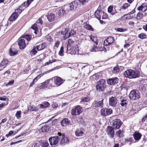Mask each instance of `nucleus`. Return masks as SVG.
Wrapping results in <instances>:
<instances>
[{"instance_id":"e2e57ef3","label":"nucleus","mask_w":147,"mask_h":147,"mask_svg":"<svg viewBox=\"0 0 147 147\" xmlns=\"http://www.w3.org/2000/svg\"><path fill=\"white\" fill-rule=\"evenodd\" d=\"M98 74H96L95 75H94L93 76V78H94L95 79L97 80L99 78V77H98Z\"/></svg>"},{"instance_id":"5701e85b","label":"nucleus","mask_w":147,"mask_h":147,"mask_svg":"<svg viewBox=\"0 0 147 147\" xmlns=\"http://www.w3.org/2000/svg\"><path fill=\"white\" fill-rule=\"evenodd\" d=\"M61 125L63 126L67 125H71V122L68 118H64L61 122Z\"/></svg>"},{"instance_id":"09e8293b","label":"nucleus","mask_w":147,"mask_h":147,"mask_svg":"<svg viewBox=\"0 0 147 147\" xmlns=\"http://www.w3.org/2000/svg\"><path fill=\"white\" fill-rule=\"evenodd\" d=\"M146 35L143 33L140 34L138 36L139 38L142 39H143L145 38L146 37Z\"/></svg>"},{"instance_id":"4be33fe9","label":"nucleus","mask_w":147,"mask_h":147,"mask_svg":"<svg viewBox=\"0 0 147 147\" xmlns=\"http://www.w3.org/2000/svg\"><path fill=\"white\" fill-rule=\"evenodd\" d=\"M19 16V14L16 12L13 13L9 19V20L10 21H14Z\"/></svg>"},{"instance_id":"c03bdc74","label":"nucleus","mask_w":147,"mask_h":147,"mask_svg":"<svg viewBox=\"0 0 147 147\" xmlns=\"http://www.w3.org/2000/svg\"><path fill=\"white\" fill-rule=\"evenodd\" d=\"M32 35L29 34H26L24 35L23 37V38H25L28 41H30L32 38Z\"/></svg>"},{"instance_id":"58836bf2","label":"nucleus","mask_w":147,"mask_h":147,"mask_svg":"<svg viewBox=\"0 0 147 147\" xmlns=\"http://www.w3.org/2000/svg\"><path fill=\"white\" fill-rule=\"evenodd\" d=\"M130 6V5L129 4L127 3H125L121 7V8L120 9V11H121V9L125 10L128 7Z\"/></svg>"},{"instance_id":"603ef678","label":"nucleus","mask_w":147,"mask_h":147,"mask_svg":"<svg viewBox=\"0 0 147 147\" xmlns=\"http://www.w3.org/2000/svg\"><path fill=\"white\" fill-rule=\"evenodd\" d=\"M137 19H140L142 18L143 17V14L141 13H140V12H139L137 14Z\"/></svg>"},{"instance_id":"a18cd8bd","label":"nucleus","mask_w":147,"mask_h":147,"mask_svg":"<svg viewBox=\"0 0 147 147\" xmlns=\"http://www.w3.org/2000/svg\"><path fill=\"white\" fill-rule=\"evenodd\" d=\"M28 6L29 5L27 4V3L26 2H25L22 3V4L20 6V8H23L24 9Z\"/></svg>"},{"instance_id":"7ed1b4c3","label":"nucleus","mask_w":147,"mask_h":147,"mask_svg":"<svg viewBox=\"0 0 147 147\" xmlns=\"http://www.w3.org/2000/svg\"><path fill=\"white\" fill-rule=\"evenodd\" d=\"M106 81L104 79L100 80L98 81L96 86V90L99 92L104 91L106 87Z\"/></svg>"},{"instance_id":"e433bc0d","label":"nucleus","mask_w":147,"mask_h":147,"mask_svg":"<svg viewBox=\"0 0 147 147\" xmlns=\"http://www.w3.org/2000/svg\"><path fill=\"white\" fill-rule=\"evenodd\" d=\"M97 45H93L92 47L90 48V50L91 52H94L96 51H98V47L96 46Z\"/></svg>"},{"instance_id":"2f4dec72","label":"nucleus","mask_w":147,"mask_h":147,"mask_svg":"<svg viewBox=\"0 0 147 147\" xmlns=\"http://www.w3.org/2000/svg\"><path fill=\"white\" fill-rule=\"evenodd\" d=\"M124 131L123 129L122 130L120 129L116 132V134L119 137L122 138L124 136Z\"/></svg>"},{"instance_id":"052dcab7","label":"nucleus","mask_w":147,"mask_h":147,"mask_svg":"<svg viewBox=\"0 0 147 147\" xmlns=\"http://www.w3.org/2000/svg\"><path fill=\"white\" fill-rule=\"evenodd\" d=\"M98 51H106V49L105 47H101L100 48H98Z\"/></svg>"},{"instance_id":"2eb2a0df","label":"nucleus","mask_w":147,"mask_h":147,"mask_svg":"<svg viewBox=\"0 0 147 147\" xmlns=\"http://www.w3.org/2000/svg\"><path fill=\"white\" fill-rule=\"evenodd\" d=\"M18 44L20 49H24L26 46V43L25 42V40L23 39H19L18 42Z\"/></svg>"},{"instance_id":"20e7f679","label":"nucleus","mask_w":147,"mask_h":147,"mask_svg":"<svg viewBox=\"0 0 147 147\" xmlns=\"http://www.w3.org/2000/svg\"><path fill=\"white\" fill-rule=\"evenodd\" d=\"M88 0H76L71 3L69 6L70 9L73 10L77 7V4L83 5H85L88 2Z\"/></svg>"},{"instance_id":"a211bd4d","label":"nucleus","mask_w":147,"mask_h":147,"mask_svg":"<svg viewBox=\"0 0 147 147\" xmlns=\"http://www.w3.org/2000/svg\"><path fill=\"white\" fill-rule=\"evenodd\" d=\"M101 9V7H99L95 11L94 13L95 17L98 20L101 19V15L102 13V10Z\"/></svg>"},{"instance_id":"f704fd0d","label":"nucleus","mask_w":147,"mask_h":147,"mask_svg":"<svg viewBox=\"0 0 147 147\" xmlns=\"http://www.w3.org/2000/svg\"><path fill=\"white\" fill-rule=\"evenodd\" d=\"M49 126L45 124L44 126H42L41 128V130L43 132H47L49 131Z\"/></svg>"},{"instance_id":"9b49d317","label":"nucleus","mask_w":147,"mask_h":147,"mask_svg":"<svg viewBox=\"0 0 147 147\" xmlns=\"http://www.w3.org/2000/svg\"><path fill=\"white\" fill-rule=\"evenodd\" d=\"M112 113V110L111 108H103L101 111V115L105 116L111 114Z\"/></svg>"},{"instance_id":"423d86ee","label":"nucleus","mask_w":147,"mask_h":147,"mask_svg":"<svg viewBox=\"0 0 147 147\" xmlns=\"http://www.w3.org/2000/svg\"><path fill=\"white\" fill-rule=\"evenodd\" d=\"M114 129L112 127L108 126L106 128V133L107 135L111 139L114 138L115 134Z\"/></svg>"},{"instance_id":"0e129e2a","label":"nucleus","mask_w":147,"mask_h":147,"mask_svg":"<svg viewBox=\"0 0 147 147\" xmlns=\"http://www.w3.org/2000/svg\"><path fill=\"white\" fill-rule=\"evenodd\" d=\"M43 103L44 105V106L46 107H48L49 105V103L47 102H45Z\"/></svg>"},{"instance_id":"de8ad7c7","label":"nucleus","mask_w":147,"mask_h":147,"mask_svg":"<svg viewBox=\"0 0 147 147\" xmlns=\"http://www.w3.org/2000/svg\"><path fill=\"white\" fill-rule=\"evenodd\" d=\"M89 100L90 98L88 97H83L81 98V101L80 102H88L89 101Z\"/></svg>"},{"instance_id":"dca6fc26","label":"nucleus","mask_w":147,"mask_h":147,"mask_svg":"<svg viewBox=\"0 0 147 147\" xmlns=\"http://www.w3.org/2000/svg\"><path fill=\"white\" fill-rule=\"evenodd\" d=\"M9 61L7 58L3 59L0 64V71L2 70L8 64Z\"/></svg>"},{"instance_id":"79ce46f5","label":"nucleus","mask_w":147,"mask_h":147,"mask_svg":"<svg viewBox=\"0 0 147 147\" xmlns=\"http://www.w3.org/2000/svg\"><path fill=\"white\" fill-rule=\"evenodd\" d=\"M36 48L35 46H34L32 50L30 52V54L31 55H35L37 53V51L36 50Z\"/></svg>"},{"instance_id":"680f3d73","label":"nucleus","mask_w":147,"mask_h":147,"mask_svg":"<svg viewBox=\"0 0 147 147\" xmlns=\"http://www.w3.org/2000/svg\"><path fill=\"white\" fill-rule=\"evenodd\" d=\"M60 42L58 41H57L56 43H55V45L54 46V47L55 48V47L58 48L59 47V46L60 44Z\"/></svg>"},{"instance_id":"cd10ccee","label":"nucleus","mask_w":147,"mask_h":147,"mask_svg":"<svg viewBox=\"0 0 147 147\" xmlns=\"http://www.w3.org/2000/svg\"><path fill=\"white\" fill-rule=\"evenodd\" d=\"M18 52V50L15 48L11 47L9 49V54L11 56H13L16 55Z\"/></svg>"},{"instance_id":"bf43d9fd","label":"nucleus","mask_w":147,"mask_h":147,"mask_svg":"<svg viewBox=\"0 0 147 147\" xmlns=\"http://www.w3.org/2000/svg\"><path fill=\"white\" fill-rule=\"evenodd\" d=\"M37 24H40V25L42 24L43 22L42 21L41 19L40 18H39L36 21Z\"/></svg>"},{"instance_id":"13d9d810","label":"nucleus","mask_w":147,"mask_h":147,"mask_svg":"<svg viewBox=\"0 0 147 147\" xmlns=\"http://www.w3.org/2000/svg\"><path fill=\"white\" fill-rule=\"evenodd\" d=\"M38 26L37 24H34L32 27L31 28L33 29L34 30L37 29Z\"/></svg>"},{"instance_id":"7c9ffc66","label":"nucleus","mask_w":147,"mask_h":147,"mask_svg":"<svg viewBox=\"0 0 147 147\" xmlns=\"http://www.w3.org/2000/svg\"><path fill=\"white\" fill-rule=\"evenodd\" d=\"M55 14L52 13H49L47 16V19L50 22H52L54 20L55 18Z\"/></svg>"},{"instance_id":"69168bd1","label":"nucleus","mask_w":147,"mask_h":147,"mask_svg":"<svg viewBox=\"0 0 147 147\" xmlns=\"http://www.w3.org/2000/svg\"><path fill=\"white\" fill-rule=\"evenodd\" d=\"M36 80L35 79V78L33 80L32 82L31 83L30 85V86H32L33 85L35 84V82H37Z\"/></svg>"},{"instance_id":"ea45409f","label":"nucleus","mask_w":147,"mask_h":147,"mask_svg":"<svg viewBox=\"0 0 147 147\" xmlns=\"http://www.w3.org/2000/svg\"><path fill=\"white\" fill-rule=\"evenodd\" d=\"M146 85L145 84H142L140 88V90H141L142 92H144L146 91Z\"/></svg>"},{"instance_id":"6e6d98bb","label":"nucleus","mask_w":147,"mask_h":147,"mask_svg":"<svg viewBox=\"0 0 147 147\" xmlns=\"http://www.w3.org/2000/svg\"><path fill=\"white\" fill-rule=\"evenodd\" d=\"M14 81L13 80L10 81L7 84H6V86H8L9 85L12 86L13 84Z\"/></svg>"},{"instance_id":"f3484780","label":"nucleus","mask_w":147,"mask_h":147,"mask_svg":"<svg viewBox=\"0 0 147 147\" xmlns=\"http://www.w3.org/2000/svg\"><path fill=\"white\" fill-rule=\"evenodd\" d=\"M114 39L113 37L111 36L107 38L104 41V45L108 46L110 45L113 42Z\"/></svg>"},{"instance_id":"9d476101","label":"nucleus","mask_w":147,"mask_h":147,"mask_svg":"<svg viewBox=\"0 0 147 147\" xmlns=\"http://www.w3.org/2000/svg\"><path fill=\"white\" fill-rule=\"evenodd\" d=\"M59 137L58 136H55L53 137H51L49 138V141L50 144L51 146L56 145L59 142Z\"/></svg>"},{"instance_id":"473e14b6","label":"nucleus","mask_w":147,"mask_h":147,"mask_svg":"<svg viewBox=\"0 0 147 147\" xmlns=\"http://www.w3.org/2000/svg\"><path fill=\"white\" fill-rule=\"evenodd\" d=\"M41 142L38 143H40V146L42 147H47L49 144L45 140H41Z\"/></svg>"},{"instance_id":"f03ea898","label":"nucleus","mask_w":147,"mask_h":147,"mask_svg":"<svg viewBox=\"0 0 147 147\" xmlns=\"http://www.w3.org/2000/svg\"><path fill=\"white\" fill-rule=\"evenodd\" d=\"M123 75L126 77L130 79L135 78L139 77L140 73L138 70L129 69L125 71Z\"/></svg>"},{"instance_id":"39448f33","label":"nucleus","mask_w":147,"mask_h":147,"mask_svg":"<svg viewBox=\"0 0 147 147\" xmlns=\"http://www.w3.org/2000/svg\"><path fill=\"white\" fill-rule=\"evenodd\" d=\"M129 96V99L132 100H136L140 98V93L138 90H131Z\"/></svg>"},{"instance_id":"0eeeda50","label":"nucleus","mask_w":147,"mask_h":147,"mask_svg":"<svg viewBox=\"0 0 147 147\" xmlns=\"http://www.w3.org/2000/svg\"><path fill=\"white\" fill-rule=\"evenodd\" d=\"M82 112V108L80 105H78L72 109L71 113L72 115H79Z\"/></svg>"},{"instance_id":"49530a36","label":"nucleus","mask_w":147,"mask_h":147,"mask_svg":"<svg viewBox=\"0 0 147 147\" xmlns=\"http://www.w3.org/2000/svg\"><path fill=\"white\" fill-rule=\"evenodd\" d=\"M59 54L61 56L64 55V48L63 46L61 47L60 51L59 52Z\"/></svg>"},{"instance_id":"5fc2aeb1","label":"nucleus","mask_w":147,"mask_h":147,"mask_svg":"<svg viewBox=\"0 0 147 147\" xmlns=\"http://www.w3.org/2000/svg\"><path fill=\"white\" fill-rule=\"evenodd\" d=\"M113 70L115 73L118 72L119 71V69L118 67H115L113 68Z\"/></svg>"},{"instance_id":"aec40b11","label":"nucleus","mask_w":147,"mask_h":147,"mask_svg":"<svg viewBox=\"0 0 147 147\" xmlns=\"http://www.w3.org/2000/svg\"><path fill=\"white\" fill-rule=\"evenodd\" d=\"M47 88H50L54 86V82L52 79H49L45 81Z\"/></svg>"},{"instance_id":"72a5a7b5","label":"nucleus","mask_w":147,"mask_h":147,"mask_svg":"<svg viewBox=\"0 0 147 147\" xmlns=\"http://www.w3.org/2000/svg\"><path fill=\"white\" fill-rule=\"evenodd\" d=\"M28 111L31 112L32 111H38V108L35 107L34 106H30L28 107Z\"/></svg>"},{"instance_id":"412c9836","label":"nucleus","mask_w":147,"mask_h":147,"mask_svg":"<svg viewBox=\"0 0 147 147\" xmlns=\"http://www.w3.org/2000/svg\"><path fill=\"white\" fill-rule=\"evenodd\" d=\"M103 99L102 98L101 100L99 101H95L93 104L94 105V106L96 107L101 108L103 106Z\"/></svg>"},{"instance_id":"37998d69","label":"nucleus","mask_w":147,"mask_h":147,"mask_svg":"<svg viewBox=\"0 0 147 147\" xmlns=\"http://www.w3.org/2000/svg\"><path fill=\"white\" fill-rule=\"evenodd\" d=\"M65 10L63 9L62 8L59 10L58 13V14L59 16L61 17L64 13H65Z\"/></svg>"},{"instance_id":"8fccbe9b","label":"nucleus","mask_w":147,"mask_h":147,"mask_svg":"<svg viewBox=\"0 0 147 147\" xmlns=\"http://www.w3.org/2000/svg\"><path fill=\"white\" fill-rule=\"evenodd\" d=\"M24 10V8H20V7L19 8L17 9L16 10H15V12H18V13L19 14V15L21 13L22 11Z\"/></svg>"},{"instance_id":"3c124183","label":"nucleus","mask_w":147,"mask_h":147,"mask_svg":"<svg viewBox=\"0 0 147 147\" xmlns=\"http://www.w3.org/2000/svg\"><path fill=\"white\" fill-rule=\"evenodd\" d=\"M21 112L20 111H17L16 114V116L17 118H19L21 117Z\"/></svg>"},{"instance_id":"774afa93","label":"nucleus","mask_w":147,"mask_h":147,"mask_svg":"<svg viewBox=\"0 0 147 147\" xmlns=\"http://www.w3.org/2000/svg\"><path fill=\"white\" fill-rule=\"evenodd\" d=\"M52 106L53 108H56L58 107V105L57 103H54L52 104Z\"/></svg>"},{"instance_id":"6e6552de","label":"nucleus","mask_w":147,"mask_h":147,"mask_svg":"<svg viewBox=\"0 0 147 147\" xmlns=\"http://www.w3.org/2000/svg\"><path fill=\"white\" fill-rule=\"evenodd\" d=\"M112 126L115 129H118L122 125L123 122L119 119H115L112 121Z\"/></svg>"},{"instance_id":"4468645a","label":"nucleus","mask_w":147,"mask_h":147,"mask_svg":"<svg viewBox=\"0 0 147 147\" xmlns=\"http://www.w3.org/2000/svg\"><path fill=\"white\" fill-rule=\"evenodd\" d=\"M119 79L116 77L110 78L107 80V82L108 84L110 85H113L118 82Z\"/></svg>"},{"instance_id":"a878e982","label":"nucleus","mask_w":147,"mask_h":147,"mask_svg":"<svg viewBox=\"0 0 147 147\" xmlns=\"http://www.w3.org/2000/svg\"><path fill=\"white\" fill-rule=\"evenodd\" d=\"M47 46L46 43H43L39 45H36L35 47L38 51H40L44 49Z\"/></svg>"},{"instance_id":"ddd939ff","label":"nucleus","mask_w":147,"mask_h":147,"mask_svg":"<svg viewBox=\"0 0 147 147\" xmlns=\"http://www.w3.org/2000/svg\"><path fill=\"white\" fill-rule=\"evenodd\" d=\"M117 102V99L115 97L112 96L109 98V105L110 106L115 107Z\"/></svg>"},{"instance_id":"c756f323","label":"nucleus","mask_w":147,"mask_h":147,"mask_svg":"<svg viewBox=\"0 0 147 147\" xmlns=\"http://www.w3.org/2000/svg\"><path fill=\"white\" fill-rule=\"evenodd\" d=\"M127 101L125 98H121L120 99V104L122 107L126 106L127 105Z\"/></svg>"},{"instance_id":"a19ab883","label":"nucleus","mask_w":147,"mask_h":147,"mask_svg":"<svg viewBox=\"0 0 147 147\" xmlns=\"http://www.w3.org/2000/svg\"><path fill=\"white\" fill-rule=\"evenodd\" d=\"M84 27L87 29L93 31V29L92 27V26L88 24H86L84 25Z\"/></svg>"},{"instance_id":"864d4df0","label":"nucleus","mask_w":147,"mask_h":147,"mask_svg":"<svg viewBox=\"0 0 147 147\" xmlns=\"http://www.w3.org/2000/svg\"><path fill=\"white\" fill-rule=\"evenodd\" d=\"M126 29H123L121 28H117V30L118 32H124L126 30Z\"/></svg>"},{"instance_id":"393cba45","label":"nucleus","mask_w":147,"mask_h":147,"mask_svg":"<svg viewBox=\"0 0 147 147\" xmlns=\"http://www.w3.org/2000/svg\"><path fill=\"white\" fill-rule=\"evenodd\" d=\"M134 140L136 141H138L141 138L142 135L140 133L137 132L133 134Z\"/></svg>"},{"instance_id":"b1692460","label":"nucleus","mask_w":147,"mask_h":147,"mask_svg":"<svg viewBox=\"0 0 147 147\" xmlns=\"http://www.w3.org/2000/svg\"><path fill=\"white\" fill-rule=\"evenodd\" d=\"M147 9V4L146 3H143L142 5L138 7V10L139 11L141 10L144 12Z\"/></svg>"},{"instance_id":"4d7b16f0","label":"nucleus","mask_w":147,"mask_h":147,"mask_svg":"<svg viewBox=\"0 0 147 147\" xmlns=\"http://www.w3.org/2000/svg\"><path fill=\"white\" fill-rule=\"evenodd\" d=\"M113 6H110L108 8V11L109 13H111L112 10H113Z\"/></svg>"},{"instance_id":"f8f14e48","label":"nucleus","mask_w":147,"mask_h":147,"mask_svg":"<svg viewBox=\"0 0 147 147\" xmlns=\"http://www.w3.org/2000/svg\"><path fill=\"white\" fill-rule=\"evenodd\" d=\"M52 79L54 80V84H56L58 86H60L64 82L63 80L59 77L55 76Z\"/></svg>"},{"instance_id":"1a4fd4ad","label":"nucleus","mask_w":147,"mask_h":147,"mask_svg":"<svg viewBox=\"0 0 147 147\" xmlns=\"http://www.w3.org/2000/svg\"><path fill=\"white\" fill-rule=\"evenodd\" d=\"M58 135L59 137V140H60V144L61 145L64 144L69 142V140L65 137L64 134H62L61 133L58 132Z\"/></svg>"},{"instance_id":"c85d7f7f","label":"nucleus","mask_w":147,"mask_h":147,"mask_svg":"<svg viewBox=\"0 0 147 147\" xmlns=\"http://www.w3.org/2000/svg\"><path fill=\"white\" fill-rule=\"evenodd\" d=\"M76 33V32L75 30L73 29L69 31L68 33V32L67 35H65V37L67 39L71 36H74Z\"/></svg>"},{"instance_id":"4c0bfd02","label":"nucleus","mask_w":147,"mask_h":147,"mask_svg":"<svg viewBox=\"0 0 147 147\" xmlns=\"http://www.w3.org/2000/svg\"><path fill=\"white\" fill-rule=\"evenodd\" d=\"M38 87V88L39 90L42 89L47 88L45 81L39 84Z\"/></svg>"},{"instance_id":"f257e3e1","label":"nucleus","mask_w":147,"mask_h":147,"mask_svg":"<svg viewBox=\"0 0 147 147\" xmlns=\"http://www.w3.org/2000/svg\"><path fill=\"white\" fill-rule=\"evenodd\" d=\"M65 48L67 50L65 52L67 53L69 52V53H78L79 49L77 42L73 41L71 39H69L68 41L65 43Z\"/></svg>"},{"instance_id":"6ab92c4d","label":"nucleus","mask_w":147,"mask_h":147,"mask_svg":"<svg viewBox=\"0 0 147 147\" xmlns=\"http://www.w3.org/2000/svg\"><path fill=\"white\" fill-rule=\"evenodd\" d=\"M84 130L82 128H81L77 129L75 131L76 135L77 137L83 136L84 134Z\"/></svg>"},{"instance_id":"c9c22d12","label":"nucleus","mask_w":147,"mask_h":147,"mask_svg":"<svg viewBox=\"0 0 147 147\" xmlns=\"http://www.w3.org/2000/svg\"><path fill=\"white\" fill-rule=\"evenodd\" d=\"M90 40L93 42H94L96 45H97L98 43V41L97 40V38L93 35H91L90 36Z\"/></svg>"},{"instance_id":"bb28decb","label":"nucleus","mask_w":147,"mask_h":147,"mask_svg":"<svg viewBox=\"0 0 147 147\" xmlns=\"http://www.w3.org/2000/svg\"><path fill=\"white\" fill-rule=\"evenodd\" d=\"M68 31L69 29L67 27L63 28L61 30V34L63 35V38L64 40L67 39L65 36L66 35H67Z\"/></svg>"},{"instance_id":"338daca9","label":"nucleus","mask_w":147,"mask_h":147,"mask_svg":"<svg viewBox=\"0 0 147 147\" xmlns=\"http://www.w3.org/2000/svg\"><path fill=\"white\" fill-rule=\"evenodd\" d=\"M147 119V113L146 114L145 116L143 117L142 119V121L144 122Z\"/></svg>"}]
</instances>
